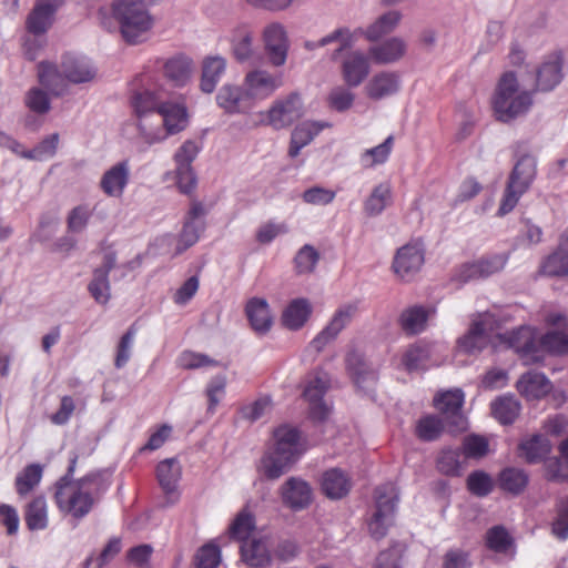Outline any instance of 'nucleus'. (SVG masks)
Masks as SVG:
<instances>
[{
    "label": "nucleus",
    "instance_id": "1",
    "mask_svg": "<svg viewBox=\"0 0 568 568\" xmlns=\"http://www.w3.org/2000/svg\"><path fill=\"white\" fill-rule=\"evenodd\" d=\"M77 462L78 456L73 454L65 475L55 484L54 500L60 511L80 520L91 511L106 485L100 471L73 480Z\"/></svg>",
    "mask_w": 568,
    "mask_h": 568
},
{
    "label": "nucleus",
    "instance_id": "2",
    "mask_svg": "<svg viewBox=\"0 0 568 568\" xmlns=\"http://www.w3.org/2000/svg\"><path fill=\"white\" fill-rule=\"evenodd\" d=\"M98 20L108 31L119 30L129 44L144 41L153 27V18L141 0H113L110 8H100Z\"/></svg>",
    "mask_w": 568,
    "mask_h": 568
},
{
    "label": "nucleus",
    "instance_id": "3",
    "mask_svg": "<svg viewBox=\"0 0 568 568\" xmlns=\"http://www.w3.org/2000/svg\"><path fill=\"white\" fill-rule=\"evenodd\" d=\"M535 90L520 85L518 77L507 71L499 78L491 98V106L496 120L510 123L526 115L534 104Z\"/></svg>",
    "mask_w": 568,
    "mask_h": 568
},
{
    "label": "nucleus",
    "instance_id": "4",
    "mask_svg": "<svg viewBox=\"0 0 568 568\" xmlns=\"http://www.w3.org/2000/svg\"><path fill=\"white\" fill-rule=\"evenodd\" d=\"M153 123L142 122L141 139L148 145L161 143L169 135L178 134L189 124L186 108L181 103L169 102L154 114Z\"/></svg>",
    "mask_w": 568,
    "mask_h": 568
},
{
    "label": "nucleus",
    "instance_id": "5",
    "mask_svg": "<svg viewBox=\"0 0 568 568\" xmlns=\"http://www.w3.org/2000/svg\"><path fill=\"white\" fill-rule=\"evenodd\" d=\"M398 499L397 488L392 483L375 489L376 510L368 523L369 532L375 539L385 537L393 525Z\"/></svg>",
    "mask_w": 568,
    "mask_h": 568
},
{
    "label": "nucleus",
    "instance_id": "6",
    "mask_svg": "<svg viewBox=\"0 0 568 568\" xmlns=\"http://www.w3.org/2000/svg\"><path fill=\"white\" fill-rule=\"evenodd\" d=\"M261 124L274 130H283L291 126L303 115V102L297 93H291L276 99L266 112H261Z\"/></svg>",
    "mask_w": 568,
    "mask_h": 568
},
{
    "label": "nucleus",
    "instance_id": "7",
    "mask_svg": "<svg viewBox=\"0 0 568 568\" xmlns=\"http://www.w3.org/2000/svg\"><path fill=\"white\" fill-rule=\"evenodd\" d=\"M497 320L490 313L479 314L473 320L468 332L458 339V349L475 354L484 349L496 336Z\"/></svg>",
    "mask_w": 568,
    "mask_h": 568
},
{
    "label": "nucleus",
    "instance_id": "8",
    "mask_svg": "<svg viewBox=\"0 0 568 568\" xmlns=\"http://www.w3.org/2000/svg\"><path fill=\"white\" fill-rule=\"evenodd\" d=\"M496 337L508 347L515 349L524 359L525 364H534L542 361L532 328L521 326L506 333H500L497 328Z\"/></svg>",
    "mask_w": 568,
    "mask_h": 568
},
{
    "label": "nucleus",
    "instance_id": "9",
    "mask_svg": "<svg viewBox=\"0 0 568 568\" xmlns=\"http://www.w3.org/2000/svg\"><path fill=\"white\" fill-rule=\"evenodd\" d=\"M282 85L281 73H271L264 69L251 70L243 79V87L253 105L272 97Z\"/></svg>",
    "mask_w": 568,
    "mask_h": 568
},
{
    "label": "nucleus",
    "instance_id": "10",
    "mask_svg": "<svg viewBox=\"0 0 568 568\" xmlns=\"http://www.w3.org/2000/svg\"><path fill=\"white\" fill-rule=\"evenodd\" d=\"M425 263V248L419 242H409L397 248L393 263V272L403 281H410Z\"/></svg>",
    "mask_w": 568,
    "mask_h": 568
},
{
    "label": "nucleus",
    "instance_id": "11",
    "mask_svg": "<svg viewBox=\"0 0 568 568\" xmlns=\"http://www.w3.org/2000/svg\"><path fill=\"white\" fill-rule=\"evenodd\" d=\"M262 40L270 63L276 68L284 65L290 49L285 26L277 21L266 24L262 31Z\"/></svg>",
    "mask_w": 568,
    "mask_h": 568
},
{
    "label": "nucleus",
    "instance_id": "12",
    "mask_svg": "<svg viewBox=\"0 0 568 568\" xmlns=\"http://www.w3.org/2000/svg\"><path fill=\"white\" fill-rule=\"evenodd\" d=\"M435 406L443 414L449 432H463L467 422L462 413L464 393L460 389L447 390L435 398Z\"/></svg>",
    "mask_w": 568,
    "mask_h": 568
},
{
    "label": "nucleus",
    "instance_id": "13",
    "mask_svg": "<svg viewBox=\"0 0 568 568\" xmlns=\"http://www.w3.org/2000/svg\"><path fill=\"white\" fill-rule=\"evenodd\" d=\"M357 313L356 304H344L339 306L332 316L328 324L314 337L312 346L322 351L329 342L334 341L338 334L353 321Z\"/></svg>",
    "mask_w": 568,
    "mask_h": 568
},
{
    "label": "nucleus",
    "instance_id": "14",
    "mask_svg": "<svg viewBox=\"0 0 568 568\" xmlns=\"http://www.w3.org/2000/svg\"><path fill=\"white\" fill-rule=\"evenodd\" d=\"M280 495L283 505L294 511L307 508L313 499L312 487L301 477L286 479L280 488Z\"/></svg>",
    "mask_w": 568,
    "mask_h": 568
},
{
    "label": "nucleus",
    "instance_id": "15",
    "mask_svg": "<svg viewBox=\"0 0 568 568\" xmlns=\"http://www.w3.org/2000/svg\"><path fill=\"white\" fill-rule=\"evenodd\" d=\"M166 101L163 100L161 92H154L149 89L136 91L131 97V105L138 119L139 136L141 138L142 122L153 123L154 114H159V109L164 105Z\"/></svg>",
    "mask_w": 568,
    "mask_h": 568
},
{
    "label": "nucleus",
    "instance_id": "16",
    "mask_svg": "<svg viewBox=\"0 0 568 568\" xmlns=\"http://www.w3.org/2000/svg\"><path fill=\"white\" fill-rule=\"evenodd\" d=\"M182 476V467L176 458H168L156 466V479L162 488L166 505H174L180 497L178 485Z\"/></svg>",
    "mask_w": 568,
    "mask_h": 568
},
{
    "label": "nucleus",
    "instance_id": "17",
    "mask_svg": "<svg viewBox=\"0 0 568 568\" xmlns=\"http://www.w3.org/2000/svg\"><path fill=\"white\" fill-rule=\"evenodd\" d=\"M131 166L128 160L111 165L101 176L100 189L110 197H121L129 184Z\"/></svg>",
    "mask_w": 568,
    "mask_h": 568
},
{
    "label": "nucleus",
    "instance_id": "18",
    "mask_svg": "<svg viewBox=\"0 0 568 568\" xmlns=\"http://www.w3.org/2000/svg\"><path fill=\"white\" fill-rule=\"evenodd\" d=\"M506 261V257L499 254L483 257L476 262L462 265L455 276L460 282L485 278L501 271Z\"/></svg>",
    "mask_w": 568,
    "mask_h": 568
},
{
    "label": "nucleus",
    "instance_id": "19",
    "mask_svg": "<svg viewBox=\"0 0 568 568\" xmlns=\"http://www.w3.org/2000/svg\"><path fill=\"white\" fill-rule=\"evenodd\" d=\"M328 388L326 376H315L308 382L304 390V397L310 405V416L314 420L323 422L327 418L331 407L323 399Z\"/></svg>",
    "mask_w": 568,
    "mask_h": 568
},
{
    "label": "nucleus",
    "instance_id": "20",
    "mask_svg": "<svg viewBox=\"0 0 568 568\" xmlns=\"http://www.w3.org/2000/svg\"><path fill=\"white\" fill-rule=\"evenodd\" d=\"M216 103L226 113H247L254 105L243 84H224L216 94Z\"/></svg>",
    "mask_w": 568,
    "mask_h": 568
},
{
    "label": "nucleus",
    "instance_id": "21",
    "mask_svg": "<svg viewBox=\"0 0 568 568\" xmlns=\"http://www.w3.org/2000/svg\"><path fill=\"white\" fill-rule=\"evenodd\" d=\"M61 69L65 80L73 84L91 82L98 73L95 65L90 59L72 54L63 57Z\"/></svg>",
    "mask_w": 568,
    "mask_h": 568
},
{
    "label": "nucleus",
    "instance_id": "22",
    "mask_svg": "<svg viewBox=\"0 0 568 568\" xmlns=\"http://www.w3.org/2000/svg\"><path fill=\"white\" fill-rule=\"evenodd\" d=\"M346 368L355 385L368 389L377 379L376 371L367 363L364 355L357 351H349L345 358Z\"/></svg>",
    "mask_w": 568,
    "mask_h": 568
},
{
    "label": "nucleus",
    "instance_id": "23",
    "mask_svg": "<svg viewBox=\"0 0 568 568\" xmlns=\"http://www.w3.org/2000/svg\"><path fill=\"white\" fill-rule=\"evenodd\" d=\"M400 89V78L397 73L382 71L371 78L365 85L367 98L379 101L396 94Z\"/></svg>",
    "mask_w": 568,
    "mask_h": 568
},
{
    "label": "nucleus",
    "instance_id": "24",
    "mask_svg": "<svg viewBox=\"0 0 568 568\" xmlns=\"http://www.w3.org/2000/svg\"><path fill=\"white\" fill-rule=\"evenodd\" d=\"M368 73V59L359 51L349 52L342 63V75L349 88L358 87Z\"/></svg>",
    "mask_w": 568,
    "mask_h": 568
},
{
    "label": "nucleus",
    "instance_id": "25",
    "mask_svg": "<svg viewBox=\"0 0 568 568\" xmlns=\"http://www.w3.org/2000/svg\"><path fill=\"white\" fill-rule=\"evenodd\" d=\"M328 126L329 123L324 121H304L300 123L291 134L288 155L296 158L304 146L308 145L315 136Z\"/></svg>",
    "mask_w": 568,
    "mask_h": 568
},
{
    "label": "nucleus",
    "instance_id": "26",
    "mask_svg": "<svg viewBox=\"0 0 568 568\" xmlns=\"http://www.w3.org/2000/svg\"><path fill=\"white\" fill-rule=\"evenodd\" d=\"M245 314L252 328L260 334L267 333L273 325V316L265 298L252 297L245 306Z\"/></svg>",
    "mask_w": 568,
    "mask_h": 568
},
{
    "label": "nucleus",
    "instance_id": "27",
    "mask_svg": "<svg viewBox=\"0 0 568 568\" xmlns=\"http://www.w3.org/2000/svg\"><path fill=\"white\" fill-rule=\"evenodd\" d=\"M322 491L329 499H342L351 488L352 480L349 476L339 468L326 470L322 476Z\"/></svg>",
    "mask_w": 568,
    "mask_h": 568
},
{
    "label": "nucleus",
    "instance_id": "28",
    "mask_svg": "<svg viewBox=\"0 0 568 568\" xmlns=\"http://www.w3.org/2000/svg\"><path fill=\"white\" fill-rule=\"evenodd\" d=\"M393 203V190L388 182L375 185L363 202V212L367 217L381 215Z\"/></svg>",
    "mask_w": 568,
    "mask_h": 568
},
{
    "label": "nucleus",
    "instance_id": "29",
    "mask_svg": "<svg viewBox=\"0 0 568 568\" xmlns=\"http://www.w3.org/2000/svg\"><path fill=\"white\" fill-rule=\"evenodd\" d=\"M312 312L313 307L307 298H294L282 313V324L291 331H297L305 325Z\"/></svg>",
    "mask_w": 568,
    "mask_h": 568
},
{
    "label": "nucleus",
    "instance_id": "30",
    "mask_svg": "<svg viewBox=\"0 0 568 568\" xmlns=\"http://www.w3.org/2000/svg\"><path fill=\"white\" fill-rule=\"evenodd\" d=\"M433 351L434 345L423 341L417 342L404 352L402 363L408 372L426 369L429 365L435 364V361L432 359Z\"/></svg>",
    "mask_w": 568,
    "mask_h": 568
},
{
    "label": "nucleus",
    "instance_id": "31",
    "mask_svg": "<svg viewBox=\"0 0 568 568\" xmlns=\"http://www.w3.org/2000/svg\"><path fill=\"white\" fill-rule=\"evenodd\" d=\"M274 439L275 445L271 450L295 464L300 457L298 432L288 426H281L274 432Z\"/></svg>",
    "mask_w": 568,
    "mask_h": 568
},
{
    "label": "nucleus",
    "instance_id": "32",
    "mask_svg": "<svg viewBox=\"0 0 568 568\" xmlns=\"http://www.w3.org/2000/svg\"><path fill=\"white\" fill-rule=\"evenodd\" d=\"M406 52V43L403 39L393 37L388 40L373 45L368 50V54L375 63L388 64L396 62Z\"/></svg>",
    "mask_w": 568,
    "mask_h": 568
},
{
    "label": "nucleus",
    "instance_id": "33",
    "mask_svg": "<svg viewBox=\"0 0 568 568\" xmlns=\"http://www.w3.org/2000/svg\"><path fill=\"white\" fill-rule=\"evenodd\" d=\"M562 80L561 62L557 57L544 61L537 70L535 91L554 90Z\"/></svg>",
    "mask_w": 568,
    "mask_h": 568
},
{
    "label": "nucleus",
    "instance_id": "34",
    "mask_svg": "<svg viewBox=\"0 0 568 568\" xmlns=\"http://www.w3.org/2000/svg\"><path fill=\"white\" fill-rule=\"evenodd\" d=\"M517 389L527 398H540L550 392L551 383L545 374L531 371L521 375Z\"/></svg>",
    "mask_w": 568,
    "mask_h": 568
},
{
    "label": "nucleus",
    "instance_id": "35",
    "mask_svg": "<svg viewBox=\"0 0 568 568\" xmlns=\"http://www.w3.org/2000/svg\"><path fill=\"white\" fill-rule=\"evenodd\" d=\"M355 34L356 32H352L348 28H338L318 41H306L304 47L307 50H315L329 43L338 42V48L334 50L332 54V60H336L344 50L353 47L355 43Z\"/></svg>",
    "mask_w": 568,
    "mask_h": 568
},
{
    "label": "nucleus",
    "instance_id": "36",
    "mask_svg": "<svg viewBox=\"0 0 568 568\" xmlns=\"http://www.w3.org/2000/svg\"><path fill=\"white\" fill-rule=\"evenodd\" d=\"M400 13L398 11H388L381 16L374 23H372L365 31L362 28L354 30L356 32L355 40L365 34L367 40L376 41L383 36L392 32L400 20Z\"/></svg>",
    "mask_w": 568,
    "mask_h": 568
},
{
    "label": "nucleus",
    "instance_id": "37",
    "mask_svg": "<svg viewBox=\"0 0 568 568\" xmlns=\"http://www.w3.org/2000/svg\"><path fill=\"white\" fill-rule=\"evenodd\" d=\"M242 560L251 568H263L270 565L271 556L264 541L251 539L241 545Z\"/></svg>",
    "mask_w": 568,
    "mask_h": 568
},
{
    "label": "nucleus",
    "instance_id": "38",
    "mask_svg": "<svg viewBox=\"0 0 568 568\" xmlns=\"http://www.w3.org/2000/svg\"><path fill=\"white\" fill-rule=\"evenodd\" d=\"M542 272L549 276L568 274V230L562 234L558 250L542 264Z\"/></svg>",
    "mask_w": 568,
    "mask_h": 568
},
{
    "label": "nucleus",
    "instance_id": "39",
    "mask_svg": "<svg viewBox=\"0 0 568 568\" xmlns=\"http://www.w3.org/2000/svg\"><path fill=\"white\" fill-rule=\"evenodd\" d=\"M490 408L493 416L500 424L509 425L519 416L521 405L514 395H503L491 403Z\"/></svg>",
    "mask_w": 568,
    "mask_h": 568
},
{
    "label": "nucleus",
    "instance_id": "40",
    "mask_svg": "<svg viewBox=\"0 0 568 568\" xmlns=\"http://www.w3.org/2000/svg\"><path fill=\"white\" fill-rule=\"evenodd\" d=\"M226 60L220 55L209 57L203 61L201 90L205 93L214 91L222 74L225 72Z\"/></svg>",
    "mask_w": 568,
    "mask_h": 568
},
{
    "label": "nucleus",
    "instance_id": "41",
    "mask_svg": "<svg viewBox=\"0 0 568 568\" xmlns=\"http://www.w3.org/2000/svg\"><path fill=\"white\" fill-rule=\"evenodd\" d=\"M536 158L532 155H524L517 161L508 180L527 192L536 178Z\"/></svg>",
    "mask_w": 568,
    "mask_h": 568
},
{
    "label": "nucleus",
    "instance_id": "42",
    "mask_svg": "<svg viewBox=\"0 0 568 568\" xmlns=\"http://www.w3.org/2000/svg\"><path fill=\"white\" fill-rule=\"evenodd\" d=\"M193 64L186 57H175L164 64V75L176 87L185 85L192 75Z\"/></svg>",
    "mask_w": 568,
    "mask_h": 568
},
{
    "label": "nucleus",
    "instance_id": "43",
    "mask_svg": "<svg viewBox=\"0 0 568 568\" xmlns=\"http://www.w3.org/2000/svg\"><path fill=\"white\" fill-rule=\"evenodd\" d=\"M294 465L287 457L280 456L272 450L266 452L260 460L258 471L267 479H277Z\"/></svg>",
    "mask_w": 568,
    "mask_h": 568
},
{
    "label": "nucleus",
    "instance_id": "44",
    "mask_svg": "<svg viewBox=\"0 0 568 568\" xmlns=\"http://www.w3.org/2000/svg\"><path fill=\"white\" fill-rule=\"evenodd\" d=\"M39 83L53 95H60L64 88L63 71L51 62H41L38 65Z\"/></svg>",
    "mask_w": 568,
    "mask_h": 568
},
{
    "label": "nucleus",
    "instance_id": "45",
    "mask_svg": "<svg viewBox=\"0 0 568 568\" xmlns=\"http://www.w3.org/2000/svg\"><path fill=\"white\" fill-rule=\"evenodd\" d=\"M24 520L30 530H43L48 527V505L43 496L33 498L27 505Z\"/></svg>",
    "mask_w": 568,
    "mask_h": 568
},
{
    "label": "nucleus",
    "instance_id": "46",
    "mask_svg": "<svg viewBox=\"0 0 568 568\" xmlns=\"http://www.w3.org/2000/svg\"><path fill=\"white\" fill-rule=\"evenodd\" d=\"M520 457L527 463L535 464L542 460L550 453V444L542 435H534L519 445Z\"/></svg>",
    "mask_w": 568,
    "mask_h": 568
},
{
    "label": "nucleus",
    "instance_id": "47",
    "mask_svg": "<svg viewBox=\"0 0 568 568\" xmlns=\"http://www.w3.org/2000/svg\"><path fill=\"white\" fill-rule=\"evenodd\" d=\"M432 310L424 306H412L400 315V326L408 334H418L426 328Z\"/></svg>",
    "mask_w": 568,
    "mask_h": 568
},
{
    "label": "nucleus",
    "instance_id": "48",
    "mask_svg": "<svg viewBox=\"0 0 568 568\" xmlns=\"http://www.w3.org/2000/svg\"><path fill=\"white\" fill-rule=\"evenodd\" d=\"M255 530L254 515L247 509L243 508L233 519L229 527V535L231 538L242 541H248V537Z\"/></svg>",
    "mask_w": 568,
    "mask_h": 568
},
{
    "label": "nucleus",
    "instance_id": "49",
    "mask_svg": "<svg viewBox=\"0 0 568 568\" xmlns=\"http://www.w3.org/2000/svg\"><path fill=\"white\" fill-rule=\"evenodd\" d=\"M53 16L36 2L33 9L28 14L26 28L34 37L43 36L52 26Z\"/></svg>",
    "mask_w": 568,
    "mask_h": 568
},
{
    "label": "nucleus",
    "instance_id": "50",
    "mask_svg": "<svg viewBox=\"0 0 568 568\" xmlns=\"http://www.w3.org/2000/svg\"><path fill=\"white\" fill-rule=\"evenodd\" d=\"M528 474L520 468L508 467L499 475L501 489L514 495L520 494L528 485Z\"/></svg>",
    "mask_w": 568,
    "mask_h": 568
},
{
    "label": "nucleus",
    "instance_id": "51",
    "mask_svg": "<svg viewBox=\"0 0 568 568\" xmlns=\"http://www.w3.org/2000/svg\"><path fill=\"white\" fill-rule=\"evenodd\" d=\"M539 354L544 357L545 352L549 353H567L568 352V334L565 331L554 329L544 334L537 339Z\"/></svg>",
    "mask_w": 568,
    "mask_h": 568
},
{
    "label": "nucleus",
    "instance_id": "52",
    "mask_svg": "<svg viewBox=\"0 0 568 568\" xmlns=\"http://www.w3.org/2000/svg\"><path fill=\"white\" fill-rule=\"evenodd\" d=\"M393 144H394V139L392 135H389L386 138V140L383 143H381L372 149L365 150L361 154V158H359V162H361L362 166L365 169H369V168H374L375 165L385 163L389 158V154L393 149Z\"/></svg>",
    "mask_w": 568,
    "mask_h": 568
},
{
    "label": "nucleus",
    "instance_id": "53",
    "mask_svg": "<svg viewBox=\"0 0 568 568\" xmlns=\"http://www.w3.org/2000/svg\"><path fill=\"white\" fill-rule=\"evenodd\" d=\"M42 467L39 464L28 465L16 477V489L20 496L28 495L33 490L41 481Z\"/></svg>",
    "mask_w": 568,
    "mask_h": 568
},
{
    "label": "nucleus",
    "instance_id": "54",
    "mask_svg": "<svg viewBox=\"0 0 568 568\" xmlns=\"http://www.w3.org/2000/svg\"><path fill=\"white\" fill-rule=\"evenodd\" d=\"M485 541L490 550L500 554H507L514 545L513 537L501 525L489 528L486 532Z\"/></svg>",
    "mask_w": 568,
    "mask_h": 568
},
{
    "label": "nucleus",
    "instance_id": "55",
    "mask_svg": "<svg viewBox=\"0 0 568 568\" xmlns=\"http://www.w3.org/2000/svg\"><path fill=\"white\" fill-rule=\"evenodd\" d=\"M88 291L98 304L106 305L109 303L111 286L105 271H93L92 278L88 284Z\"/></svg>",
    "mask_w": 568,
    "mask_h": 568
},
{
    "label": "nucleus",
    "instance_id": "56",
    "mask_svg": "<svg viewBox=\"0 0 568 568\" xmlns=\"http://www.w3.org/2000/svg\"><path fill=\"white\" fill-rule=\"evenodd\" d=\"M446 426L445 419L428 415L420 418L416 425V435L425 442L437 439Z\"/></svg>",
    "mask_w": 568,
    "mask_h": 568
},
{
    "label": "nucleus",
    "instance_id": "57",
    "mask_svg": "<svg viewBox=\"0 0 568 568\" xmlns=\"http://www.w3.org/2000/svg\"><path fill=\"white\" fill-rule=\"evenodd\" d=\"M24 104L32 113L38 115H44L51 110L49 93L39 87H32L27 91Z\"/></svg>",
    "mask_w": 568,
    "mask_h": 568
},
{
    "label": "nucleus",
    "instance_id": "58",
    "mask_svg": "<svg viewBox=\"0 0 568 568\" xmlns=\"http://www.w3.org/2000/svg\"><path fill=\"white\" fill-rule=\"evenodd\" d=\"M354 101L355 94L351 91L348 85L334 87L326 99L328 108L336 112L348 111L353 106Z\"/></svg>",
    "mask_w": 568,
    "mask_h": 568
},
{
    "label": "nucleus",
    "instance_id": "59",
    "mask_svg": "<svg viewBox=\"0 0 568 568\" xmlns=\"http://www.w3.org/2000/svg\"><path fill=\"white\" fill-rule=\"evenodd\" d=\"M204 230L203 221H186L183 224L179 235L175 253L181 254L189 247L193 246L200 239L201 232Z\"/></svg>",
    "mask_w": 568,
    "mask_h": 568
},
{
    "label": "nucleus",
    "instance_id": "60",
    "mask_svg": "<svg viewBox=\"0 0 568 568\" xmlns=\"http://www.w3.org/2000/svg\"><path fill=\"white\" fill-rule=\"evenodd\" d=\"M459 449L445 448L437 458V469L447 476H459L462 473Z\"/></svg>",
    "mask_w": 568,
    "mask_h": 568
},
{
    "label": "nucleus",
    "instance_id": "61",
    "mask_svg": "<svg viewBox=\"0 0 568 568\" xmlns=\"http://www.w3.org/2000/svg\"><path fill=\"white\" fill-rule=\"evenodd\" d=\"M253 36L245 28L237 29L232 39V50L237 61L243 62L252 57Z\"/></svg>",
    "mask_w": 568,
    "mask_h": 568
},
{
    "label": "nucleus",
    "instance_id": "62",
    "mask_svg": "<svg viewBox=\"0 0 568 568\" xmlns=\"http://www.w3.org/2000/svg\"><path fill=\"white\" fill-rule=\"evenodd\" d=\"M58 144H59V134L52 133V134L45 136L32 150L23 152L21 154V156L24 159H29V160L42 161V160L52 158L55 154Z\"/></svg>",
    "mask_w": 568,
    "mask_h": 568
},
{
    "label": "nucleus",
    "instance_id": "63",
    "mask_svg": "<svg viewBox=\"0 0 568 568\" xmlns=\"http://www.w3.org/2000/svg\"><path fill=\"white\" fill-rule=\"evenodd\" d=\"M176 364L183 369H196L207 366H216L219 362L202 353L183 351L176 358Z\"/></svg>",
    "mask_w": 568,
    "mask_h": 568
},
{
    "label": "nucleus",
    "instance_id": "64",
    "mask_svg": "<svg viewBox=\"0 0 568 568\" xmlns=\"http://www.w3.org/2000/svg\"><path fill=\"white\" fill-rule=\"evenodd\" d=\"M320 260L318 252L312 245H304L295 256V267L297 273H312Z\"/></svg>",
    "mask_w": 568,
    "mask_h": 568
}]
</instances>
